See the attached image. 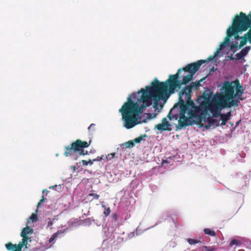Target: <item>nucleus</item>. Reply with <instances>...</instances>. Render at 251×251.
<instances>
[{
    "mask_svg": "<svg viewBox=\"0 0 251 251\" xmlns=\"http://www.w3.org/2000/svg\"><path fill=\"white\" fill-rule=\"evenodd\" d=\"M88 162H89V164H90V165H92L94 161H93V160L89 159Z\"/></svg>",
    "mask_w": 251,
    "mask_h": 251,
    "instance_id": "39",
    "label": "nucleus"
},
{
    "mask_svg": "<svg viewBox=\"0 0 251 251\" xmlns=\"http://www.w3.org/2000/svg\"><path fill=\"white\" fill-rule=\"evenodd\" d=\"M238 48V43L236 42L235 44H232L230 45V50H233L235 48Z\"/></svg>",
    "mask_w": 251,
    "mask_h": 251,
    "instance_id": "31",
    "label": "nucleus"
},
{
    "mask_svg": "<svg viewBox=\"0 0 251 251\" xmlns=\"http://www.w3.org/2000/svg\"><path fill=\"white\" fill-rule=\"evenodd\" d=\"M33 232V229L31 228L28 226H26L23 229L21 233V236H27L28 234H31Z\"/></svg>",
    "mask_w": 251,
    "mask_h": 251,
    "instance_id": "16",
    "label": "nucleus"
},
{
    "mask_svg": "<svg viewBox=\"0 0 251 251\" xmlns=\"http://www.w3.org/2000/svg\"><path fill=\"white\" fill-rule=\"evenodd\" d=\"M248 27L247 23L244 21L236 20L235 21H232L231 26L226 30V37L225 38L224 42L226 45L229 44L230 42V37L239 32L247 30Z\"/></svg>",
    "mask_w": 251,
    "mask_h": 251,
    "instance_id": "7",
    "label": "nucleus"
},
{
    "mask_svg": "<svg viewBox=\"0 0 251 251\" xmlns=\"http://www.w3.org/2000/svg\"><path fill=\"white\" fill-rule=\"evenodd\" d=\"M30 219L32 222H35L38 220V216L37 214L32 213L30 217Z\"/></svg>",
    "mask_w": 251,
    "mask_h": 251,
    "instance_id": "24",
    "label": "nucleus"
},
{
    "mask_svg": "<svg viewBox=\"0 0 251 251\" xmlns=\"http://www.w3.org/2000/svg\"><path fill=\"white\" fill-rule=\"evenodd\" d=\"M24 246L21 242L18 245H14L10 242L5 245L7 250H12L14 249V251H22V249Z\"/></svg>",
    "mask_w": 251,
    "mask_h": 251,
    "instance_id": "13",
    "label": "nucleus"
},
{
    "mask_svg": "<svg viewBox=\"0 0 251 251\" xmlns=\"http://www.w3.org/2000/svg\"><path fill=\"white\" fill-rule=\"evenodd\" d=\"M192 91L189 87L186 86L179 92V101L181 100L191 99Z\"/></svg>",
    "mask_w": 251,
    "mask_h": 251,
    "instance_id": "12",
    "label": "nucleus"
},
{
    "mask_svg": "<svg viewBox=\"0 0 251 251\" xmlns=\"http://www.w3.org/2000/svg\"><path fill=\"white\" fill-rule=\"evenodd\" d=\"M103 156H98L96 159H93V161H100L103 159Z\"/></svg>",
    "mask_w": 251,
    "mask_h": 251,
    "instance_id": "33",
    "label": "nucleus"
},
{
    "mask_svg": "<svg viewBox=\"0 0 251 251\" xmlns=\"http://www.w3.org/2000/svg\"><path fill=\"white\" fill-rule=\"evenodd\" d=\"M143 139V137L142 136H140L134 139L133 141L136 143H139L141 142Z\"/></svg>",
    "mask_w": 251,
    "mask_h": 251,
    "instance_id": "30",
    "label": "nucleus"
},
{
    "mask_svg": "<svg viewBox=\"0 0 251 251\" xmlns=\"http://www.w3.org/2000/svg\"><path fill=\"white\" fill-rule=\"evenodd\" d=\"M228 58H229V60H235V58L232 55H230V56H229Z\"/></svg>",
    "mask_w": 251,
    "mask_h": 251,
    "instance_id": "38",
    "label": "nucleus"
},
{
    "mask_svg": "<svg viewBox=\"0 0 251 251\" xmlns=\"http://www.w3.org/2000/svg\"><path fill=\"white\" fill-rule=\"evenodd\" d=\"M241 244V242L235 239L231 240L230 243V247H232L233 246H238Z\"/></svg>",
    "mask_w": 251,
    "mask_h": 251,
    "instance_id": "19",
    "label": "nucleus"
},
{
    "mask_svg": "<svg viewBox=\"0 0 251 251\" xmlns=\"http://www.w3.org/2000/svg\"><path fill=\"white\" fill-rule=\"evenodd\" d=\"M187 242L190 245H193V244H197V243L201 242L200 241H198L197 240L191 239V238H188L187 239Z\"/></svg>",
    "mask_w": 251,
    "mask_h": 251,
    "instance_id": "23",
    "label": "nucleus"
},
{
    "mask_svg": "<svg viewBox=\"0 0 251 251\" xmlns=\"http://www.w3.org/2000/svg\"><path fill=\"white\" fill-rule=\"evenodd\" d=\"M204 232L205 234L209 235L211 236H215L216 235L214 231L211 230L210 228L204 229Z\"/></svg>",
    "mask_w": 251,
    "mask_h": 251,
    "instance_id": "18",
    "label": "nucleus"
},
{
    "mask_svg": "<svg viewBox=\"0 0 251 251\" xmlns=\"http://www.w3.org/2000/svg\"><path fill=\"white\" fill-rule=\"evenodd\" d=\"M124 146H125V148H130L131 147H133L134 146V144L132 141H129L123 144Z\"/></svg>",
    "mask_w": 251,
    "mask_h": 251,
    "instance_id": "21",
    "label": "nucleus"
},
{
    "mask_svg": "<svg viewBox=\"0 0 251 251\" xmlns=\"http://www.w3.org/2000/svg\"><path fill=\"white\" fill-rule=\"evenodd\" d=\"M102 207L104 209V211L103 212V214L105 217H107L110 213L111 210L109 207H106L105 205H102Z\"/></svg>",
    "mask_w": 251,
    "mask_h": 251,
    "instance_id": "20",
    "label": "nucleus"
},
{
    "mask_svg": "<svg viewBox=\"0 0 251 251\" xmlns=\"http://www.w3.org/2000/svg\"><path fill=\"white\" fill-rule=\"evenodd\" d=\"M202 97V94L199 96L196 100V103L198 104L196 106L194 101L191 99L181 100L178 102L176 103L174 107L170 110H174L176 107L179 106V110H189V108L191 107L193 110H204L205 108L201 107L202 100H198L199 99Z\"/></svg>",
    "mask_w": 251,
    "mask_h": 251,
    "instance_id": "9",
    "label": "nucleus"
},
{
    "mask_svg": "<svg viewBox=\"0 0 251 251\" xmlns=\"http://www.w3.org/2000/svg\"><path fill=\"white\" fill-rule=\"evenodd\" d=\"M203 248L205 250V251H215L216 250L215 248L213 247L203 246Z\"/></svg>",
    "mask_w": 251,
    "mask_h": 251,
    "instance_id": "29",
    "label": "nucleus"
},
{
    "mask_svg": "<svg viewBox=\"0 0 251 251\" xmlns=\"http://www.w3.org/2000/svg\"><path fill=\"white\" fill-rule=\"evenodd\" d=\"M115 153H112L108 154L106 156V158L107 160H111L112 158H114V157L115 156Z\"/></svg>",
    "mask_w": 251,
    "mask_h": 251,
    "instance_id": "28",
    "label": "nucleus"
},
{
    "mask_svg": "<svg viewBox=\"0 0 251 251\" xmlns=\"http://www.w3.org/2000/svg\"><path fill=\"white\" fill-rule=\"evenodd\" d=\"M89 197H93V199L91 200L92 201L94 199L98 200L100 198V195L95 193H90L87 195V198Z\"/></svg>",
    "mask_w": 251,
    "mask_h": 251,
    "instance_id": "22",
    "label": "nucleus"
},
{
    "mask_svg": "<svg viewBox=\"0 0 251 251\" xmlns=\"http://www.w3.org/2000/svg\"><path fill=\"white\" fill-rule=\"evenodd\" d=\"M147 117L149 119L151 120L154 117H156L157 113H153L152 114L151 113H147Z\"/></svg>",
    "mask_w": 251,
    "mask_h": 251,
    "instance_id": "27",
    "label": "nucleus"
},
{
    "mask_svg": "<svg viewBox=\"0 0 251 251\" xmlns=\"http://www.w3.org/2000/svg\"><path fill=\"white\" fill-rule=\"evenodd\" d=\"M161 123L155 125L154 129H157L159 131H169L172 130V124L167 120V118L165 117L162 119Z\"/></svg>",
    "mask_w": 251,
    "mask_h": 251,
    "instance_id": "11",
    "label": "nucleus"
},
{
    "mask_svg": "<svg viewBox=\"0 0 251 251\" xmlns=\"http://www.w3.org/2000/svg\"><path fill=\"white\" fill-rule=\"evenodd\" d=\"M204 63H206V61L204 60H200L196 62L188 64L185 67L182 69H179L178 70H181V72L182 71H184L189 73L186 75L183 76L182 83L186 85L189 83L193 79V76L195 73L199 70L200 67Z\"/></svg>",
    "mask_w": 251,
    "mask_h": 251,
    "instance_id": "8",
    "label": "nucleus"
},
{
    "mask_svg": "<svg viewBox=\"0 0 251 251\" xmlns=\"http://www.w3.org/2000/svg\"><path fill=\"white\" fill-rule=\"evenodd\" d=\"M235 56H236V58H235V60L242 59L244 61H245L244 56H242V55L241 54L240 52L239 53H236L235 54Z\"/></svg>",
    "mask_w": 251,
    "mask_h": 251,
    "instance_id": "26",
    "label": "nucleus"
},
{
    "mask_svg": "<svg viewBox=\"0 0 251 251\" xmlns=\"http://www.w3.org/2000/svg\"><path fill=\"white\" fill-rule=\"evenodd\" d=\"M205 79V77H203L199 81L191 82L189 85L187 86L188 87H189L190 90L192 91L193 89L198 90L199 87L201 85V82H202Z\"/></svg>",
    "mask_w": 251,
    "mask_h": 251,
    "instance_id": "15",
    "label": "nucleus"
},
{
    "mask_svg": "<svg viewBox=\"0 0 251 251\" xmlns=\"http://www.w3.org/2000/svg\"><path fill=\"white\" fill-rule=\"evenodd\" d=\"M243 92V86L238 79L226 81L220 93L217 92L212 98V92L207 88L198 100H202L201 107L205 108L204 110H222L238 106Z\"/></svg>",
    "mask_w": 251,
    "mask_h": 251,
    "instance_id": "2",
    "label": "nucleus"
},
{
    "mask_svg": "<svg viewBox=\"0 0 251 251\" xmlns=\"http://www.w3.org/2000/svg\"><path fill=\"white\" fill-rule=\"evenodd\" d=\"M90 142V141L89 143H88L86 141H83L80 139H77L73 142L70 146L65 147V151L64 154L65 156L74 155L76 152H78L79 155L88 154V151H85L84 149L88 147Z\"/></svg>",
    "mask_w": 251,
    "mask_h": 251,
    "instance_id": "6",
    "label": "nucleus"
},
{
    "mask_svg": "<svg viewBox=\"0 0 251 251\" xmlns=\"http://www.w3.org/2000/svg\"><path fill=\"white\" fill-rule=\"evenodd\" d=\"M181 72V70H178L176 74L170 75L165 82L155 78L149 86L129 94L119 110H147L151 108L161 110L170 95L183 85L182 81L178 80Z\"/></svg>",
    "mask_w": 251,
    "mask_h": 251,
    "instance_id": "1",
    "label": "nucleus"
},
{
    "mask_svg": "<svg viewBox=\"0 0 251 251\" xmlns=\"http://www.w3.org/2000/svg\"><path fill=\"white\" fill-rule=\"evenodd\" d=\"M122 115L124 126L130 129L141 123V116L144 111H120Z\"/></svg>",
    "mask_w": 251,
    "mask_h": 251,
    "instance_id": "5",
    "label": "nucleus"
},
{
    "mask_svg": "<svg viewBox=\"0 0 251 251\" xmlns=\"http://www.w3.org/2000/svg\"><path fill=\"white\" fill-rule=\"evenodd\" d=\"M45 198L43 196L42 199H41L39 201V202L38 203L37 207L39 206L42 203H43L44 201Z\"/></svg>",
    "mask_w": 251,
    "mask_h": 251,
    "instance_id": "34",
    "label": "nucleus"
},
{
    "mask_svg": "<svg viewBox=\"0 0 251 251\" xmlns=\"http://www.w3.org/2000/svg\"><path fill=\"white\" fill-rule=\"evenodd\" d=\"M226 45L224 42L221 43L220 45V48L215 52L214 54L213 55L210 56L206 60H204L205 61H206V62H207L213 60L218 55L219 51L221 50L224 49L226 47Z\"/></svg>",
    "mask_w": 251,
    "mask_h": 251,
    "instance_id": "14",
    "label": "nucleus"
},
{
    "mask_svg": "<svg viewBox=\"0 0 251 251\" xmlns=\"http://www.w3.org/2000/svg\"><path fill=\"white\" fill-rule=\"evenodd\" d=\"M51 224H52V223L51 222L49 223V225H51Z\"/></svg>",
    "mask_w": 251,
    "mask_h": 251,
    "instance_id": "40",
    "label": "nucleus"
},
{
    "mask_svg": "<svg viewBox=\"0 0 251 251\" xmlns=\"http://www.w3.org/2000/svg\"><path fill=\"white\" fill-rule=\"evenodd\" d=\"M81 163L83 166H87L89 164V162L85 160H82Z\"/></svg>",
    "mask_w": 251,
    "mask_h": 251,
    "instance_id": "35",
    "label": "nucleus"
},
{
    "mask_svg": "<svg viewBox=\"0 0 251 251\" xmlns=\"http://www.w3.org/2000/svg\"><path fill=\"white\" fill-rule=\"evenodd\" d=\"M63 232L61 230H58L56 233L53 234L49 240V243H52L55 239V238L57 237L58 235L62 234Z\"/></svg>",
    "mask_w": 251,
    "mask_h": 251,
    "instance_id": "17",
    "label": "nucleus"
},
{
    "mask_svg": "<svg viewBox=\"0 0 251 251\" xmlns=\"http://www.w3.org/2000/svg\"><path fill=\"white\" fill-rule=\"evenodd\" d=\"M95 126V125L94 124H92L90 125V126L88 127V129L89 130H90L91 129L93 128Z\"/></svg>",
    "mask_w": 251,
    "mask_h": 251,
    "instance_id": "36",
    "label": "nucleus"
},
{
    "mask_svg": "<svg viewBox=\"0 0 251 251\" xmlns=\"http://www.w3.org/2000/svg\"><path fill=\"white\" fill-rule=\"evenodd\" d=\"M112 219L115 221H117L118 219V216L117 214L114 213L112 215Z\"/></svg>",
    "mask_w": 251,
    "mask_h": 251,
    "instance_id": "32",
    "label": "nucleus"
},
{
    "mask_svg": "<svg viewBox=\"0 0 251 251\" xmlns=\"http://www.w3.org/2000/svg\"><path fill=\"white\" fill-rule=\"evenodd\" d=\"M54 187H56V186L55 185V186H54ZM51 187L54 188V186H52Z\"/></svg>",
    "mask_w": 251,
    "mask_h": 251,
    "instance_id": "41",
    "label": "nucleus"
},
{
    "mask_svg": "<svg viewBox=\"0 0 251 251\" xmlns=\"http://www.w3.org/2000/svg\"><path fill=\"white\" fill-rule=\"evenodd\" d=\"M179 114H173L169 111L167 118L171 123L176 126V129H181L189 126L196 125L199 128L200 111H179Z\"/></svg>",
    "mask_w": 251,
    "mask_h": 251,
    "instance_id": "4",
    "label": "nucleus"
},
{
    "mask_svg": "<svg viewBox=\"0 0 251 251\" xmlns=\"http://www.w3.org/2000/svg\"><path fill=\"white\" fill-rule=\"evenodd\" d=\"M241 122V120L240 119L236 123L235 128L240 124Z\"/></svg>",
    "mask_w": 251,
    "mask_h": 251,
    "instance_id": "37",
    "label": "nucleus"
},
{
    "mask_svg": "<svg viewBox=\"0 0 251 251\" xmlns=\"http://www.w3.org/2000/svg\"><path fill=\"white\" fill-rule=\"evenodd\" d=\"M199 128L209 129L211 127H216L226 125L231 114L229 111L226 114H222V111H200Z\"/></svg>",
    "mask_w": 251,
    "mask_h": 251,
    "instance_id": "3",
    "label": "nucleus"
},
{
    "mask_svg": "<svg viewBox=\"0 0 251 251\" xmlns=\"http://www.w3.org/2000/svg\"><path fill=\"white\" fill-rule=\"evenodd\" d=\"M45 191V190H44L43 191V193H44Z\"/></svg>",
    "mask_w": 251,
    "mask_h": 251,
    "instance_id": "42",
    "label": "nucleus"
},
{
    "mask_svg": "<svg viewBox=\"0 0 251 251\" xmlns=\"http://www.w3.org/2000/svg\"><path fill=\"white\" fill-rule=\"evenodd\" d=\"M23 238L22 239V241L21 242L25 246V247L27 248L26 245H27V240H28L29 238L27 236H22Z\"/></svg>",
    "mask_w": 251,
    "mask_h": 251,
    "instance_id": "25",
    "label": "nucleus"
},
{
    "mask_svg": "<svg viewBox=\"0 0 251 251\" xmlns=\"http://www.w3.org/2000/svg\"><path fill=\"white\" fill-rule=\"evenodd\" d=\"M13 250L14 251V249H13Z\"/></svg>",
    "mask_w": 251,
    "mask_h": 251,
    "instance_id": "43",
    "label": "nucleus"
},
{
    "mask_svg": "<svg viewBox=\"0 0 251 251\" xmlns=\"http://www.w3.org/2000/svg\"><path fill=\"white\" fill-rule=\"evenodd\" d=\"M236 20H239L241 21H244L247 23V26L248 25L247 30L249 29L243 36H240L238 34L233 35L236 40L241 39V41H243L245 38H248L247 34L249 33V35H251V13L250 12L248 15H246L243 12H241L239 15L237 14L234 16L232 21H235Z\"/></svg>",
    "mask_w": 251,
    "mask_h": 251,
    "instance_id": "10",
    "label": "nucleus"
}]
</instances>
